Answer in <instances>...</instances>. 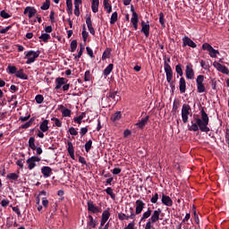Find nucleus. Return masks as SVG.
Wrapping results in <instances>:
<instances>
[{
  "mask_svg": "<svg viewBox=\"0 0 229 229\" xmlns=\"http://www.w3.org/2000/svg\"><path fill=\"white\" fill-rule=\"evenodd\" d=\"M67 146H68V148H67L68 153H69L71 158L72 160H74V146L72 145V142L68 141Z\"/></svg>",
  "mask_w": 229,
  "mask_h": 229,
  "instance_id": "25",
  "label": "nucleus"
},
{
  "mask_svg": "<svg viewBox=\"0 0 229 229\" xmlns=\"http://www.w3.org/2000/svg\"><path fill=\"white\" fill-rule=\"evenodd\" d=\"M150 201L154 204L157 203L158 201V193L156 192L150 199Z\"/></svg>",
  "mask_w": 229,
  "mask_h": 229,
  "instance_id": "59",
  "label": "nucleus"
},
{
  "mask_svg": "<svg viewBox=\"0 0 229 229\" xmlns=\"http://www.w3.org/2000/svg\"><path fill=\"white\" fill-rule=\"evenodd\" d=\"M108 219H110V211L105 210L102 213V218H101V222H100V226H104V225L106 224V221H108Z\"/></svg>",
  "mask_w": 229,
  "mask_h": 229,
  "instance_id": "20",
  "label": "nucleus"
},
{
  "mask_svg": "<svg viewBox=\"0 0 229 229\" xmlns=\"http://www.w3.org/2000/svg\"><path fill=\"white\" fill-rule=\"evenodd\" d=\"M161 201L163 205H165V207H173V199L165 194L162 195Z\"/></svg>",
  "mask_w": 229,
  "mask_h": 229,
  "instance_id": "17",
  "label": "nucleus"
},
{
  "mask_svg": "<svg viewBox=\"0 0 229 229\" xmlns=\"http://www.w3.org/2000/svg\"><path fill=\"white\" fill-rule=\"evenodd\" d=\"M29 147L30 148V149H32L33 151H35V149H37V147L35 146V138L30 137L29 139Z\"/></svg>",
  "mask_w": 229,
  "mask_h": 229,
  "instance_id": "35",
  "label": "nucleus"
},
{
  "mask_svg": "<svg viewBox=\"0 0 229 229\" xmlns=\"http://www.w3.org/2000/svg\"><path fill=\"white\" fill-rule=\"evenodd\" d=\"M39 130L45 132L49 130V121L44 120L39 125Z\"/></svg>",
  "mask_w": 229,
  "mask_h": 229,
  "instance_id": "26",
  "label": "nucleus"
},
{
  "mask_svg": "<svg viewBox=\"0 0 229 229\" xmlns=\"http://www.w3.org/2000/svg\"><path fill=\"white\" fill-rule=\"evenodd\" d=\"M108 98H111V99H114V101L119 99V97H117V92H109Z\"/></svg>",
  "mask_w": 229,
  "mask_h": 229,
  "instance_id": "48",
  "label": "nucleus"
},
{
  "mask_svg": "<svg viewBox=\"0 0 229 229\" xmlns=\"http://www.w3.org/2000/svg\"><path fill=\"white\" fill-rule=\"evenodd\" d=\"M58 110L61 111L63 117H71V109L64 107V105H59Z\"/></svg>",
  "mask_w": 229,
  "mask_h": 229,
  "instance_id": "15",
  "label": "nucleus"
},
{
  "mask_svg": "<svg viewBox=\"0 0 229 229\" xmlns=\"http://www.w3.org/2000/svg\"><path fill=\"white\" fill-rule=\"evenodd\" d=\"M160 214H162V209L157 208V209L154 210L151 213L150 218L148 220L154 224L158 223V221H160Z\"/></svg>",
  "mask_w": 229,
  "mask_h": 229,
  "instance_id": "9",
  "label": "nucleus"
},
{
  "mask_svg": "<svg viewBox=\"0 0 229 229\" xmlns=\"http://www.w3.org/2000/svg\"><path fill=\"white\" fill-rule=\"evenodd\" d=\"M41 174H43L44 178H49L53 174V169L49 166H43L41 168Z\"/></svg>",
  "mask_w": 229,
  "mask_h": 229,
  "instance_id": "19",
  "label": "nucleus"
},
{
  "mask_svg": "<svg viewBox=\"0 0 229 229\" xmlns=\"http://www.w3.org/2000/svg\"><path fill=\"white\" fill-rule=\"evenodd\" d=\"M86 24L88 26V30L91 35H96V30H94V27H92V20L90 16H88L86 18Z\"/></svg>",
  "mask_w": 229,
  "mask_h": 229,
  "instance_id": "21",
  "label": "nucleus"
},
{
  "mask_svg": "<svg viewBox=\"0 0 229 229\" xmlns=\"http://www.w3.org/2000/svg\"><path fill=\"white\" fill-rule=\"evenodd\" d=\"M164 69H165L167 83H169L172 89H174V84L173 82V68H171V65H168L167 64H165V66Z\"/></svg>",
  "mask_w": 229,
  "mask_h": 229,
  "instance_id": "5",
  "label": "nucleus"
},
{
  "mask_svg": "<svg viewBox=\"0 0 229 229\" xmlns=\"http://www.w3.org/2000/svg\"><path fill=\"white\" fill-rule=\"evenodd\" d=\"M25 56L27 58L26 64L27 65H30V64H33L38 56H40V51H33L30 50L29 52L25 53Z\"/></svg>",
  "mask_w": 229,
  "mask_h": 229,
  "instance_id": "3",
  "label": "nucleus"
},
{
  "mask_svg": "<svg viewBox=\"0 0 229 229\" xmlns=\"http://www.w3.org/2000/svg\"><path fill=\"white\" fill-rule=\"evenodd\" d=\"M30 126H31V121H29V122L25 123L24 124H22L21 126V128H22V130H28V128H30Z\"/></svg>",
  "mask_w": 229,
  "mask_h": 229,
  "instance_id": "61",
  "label": "nucleus"
},
{
  "mask_svg": "<svg viewBox=\"0 0 229 229\" xmlns=\"http://www.w3.org/2000/svg\"><path fill=\"white\" fill-rule=\"evenodd\" d=\"M153 225H155L154 222H152L151 220H148V222L145 225V229H151V228H153Z\"/></svg>",
  "mask_w": 229,
  "mask_h": 229,
  "instance_id": "54",
  "label": "nucleus"
},
{
  "mask_svg": "<svg viewBox=\"0 0 229 229\" xmlns=\"http://www.w3.org/2000/svg\"><path fill=\"white\" fill-rule=\"evenodd\" d=\"M191 114V106L189 104H183L182 107V120L184 124L189 123V115Z\"/></svg>",
  "mask_w": 229,
  "mask_h": 229,
  "instance_id": "4",
  "label": "nucleus"
},
{
  "mask_svg": "<svg viewBox=\"0 0 229 229\" xmlns=\"http://www.w3.org/2000/svg\"><path fill=\"white\" fill-rule=\"evenodd\" d=\"M117 18H118L117 12L113 13L112 15H111V19H110V24L116 23L117 22Z\"/></svg>",
  "mask_w": 229,
  "mask_h": 229,
  "instance_id": "37",
  "label": "nucleus"
},
{
  "mask_svg": "<svg viewBox=\"0 0 229 229\" xmlns=\"http://www.w3.org/2000/svg\"><path fill=\"white\" fill-rule=\"evenodd\" d=\"M7 72H8V74H16L17 67L13 66V65H8Z\"/></svg>",
  "mask_w": 229,
  "mask_h": 229,
  "instance_id": "36",
  "label": "nucleus"
},
{
  "mask_svg": "<svg viewBox=\"0 0 229 229\" xmlns=\"http://www.w3.org/2000/svg\"><path fill=\"white\" fill-rule=\"evenodd\" d=\"M91 9L93 13H98L99 11V0H92Z\"/></svg>",
  "mask_w": 229,
  "mask_h": 229,
  "instance_id": "27",
  "label": "nucleus"
},
{
  "mask_svg": "<svg viewBox=\"0 0 229 229\" xmlns=\"http://www.w3.org/2000/svg\"><path fill=\"white\" fill-rule=\"evenodd\" d=\"M72 53H74L76 51V48L78 47V41L72 40L70 45Z\"/></svg>",
  "mask_w": 229,
  "mask_h": 229,
  "instance_id": "38",
  "label": "nucleus"
},
{
  "mask_svg": "<svg viewBox=\"0 0 229 229\" xmlns=\"http://www.w3.org/2000/svg\"><path fill=\"white\" fill-rule=\"evenodd\" d=\"M213 66L215 67V69H216V71H218L219 72H222V74H229L228 68L221 64L220 63H217V61H215L213 63Z\"/></svg>",
  "mask_w": 229,
  "mask_h": 229,
  "instance_id": "10",
  "label": "nucleus"
},
{
  "mask_svg": "<svg viewBox=\"0 0 229 229\" xmlns=\"http://www.w3.org/2000/svg\"><path fill=\"white\" fill-rule=\"evenodd\" d=\"M148 121H149V115H147L145 118H141V121L137 123L136 126H138V128H140V130H142V128H144V126L148 124Z\"/></svg>",
  "mask_w": 229,
  "mask_h": 229,
  "instance_id": "23",
  "label": "nucleus"
},
{
  "mask_svg": "<svg viewBox=\"0 0 229 229\" xmlns=\"http://www.w3.org/2000/svg\"><path fill=\"white\" fill-rule=\"evenodd\" d=\"M9 205H10V200H8V199H3L1 201V206L2 207H8Z\"/></svg>",
  "mask_w": 229,
  "mask_h": 229,
  "instance_id": "63",
  "label": "nucleus"
},
{
  "mask_svg": "<svg viewBox=\"0 0 229 229\" xmlns=\"http://www.w3.org/2000/svg\"><path fill=\"white\" fill-rule=\"evenodd\" d=\"M88 210L92 212V214H98V212H99V208L94 205L93 201H88Z\"/></svg>",
  "mask_w": 229,
  "mask_h": 229,
  "instance_id": "22",
  "label": "nucleus"
},
{
  "mask_svg": "<svg viewBox=\"0 0 229 229\" xmlns=\"http://www.w3.org/2000/svg\"><path fill=\"white\" fill-rule=\"evenodd\" d=\"M39 38H40V40H43V42H47V40H49V38H51V36L47 33H43V34H41Z\"/></svg>",
  "mask_w": 229,
  "mask_h": 229,
  "instance_id": "39",
  "label": "nucleus"
},
{
  "mask_svg": "<svg viewBox=\"0 0 229 229\" xmlns=\"http://www.w3.org/2000/svg\"><path fill=\"white\" fill-rule=\"evenodd\" d=\"M185 72L187 80H194V69L191 64L186 66Z\"/></svg>",
  "mask_w": 229,
  "mask_h": 229,
  "instance_id": "14",
  "label": "nucleus"
},
{
  "mask_svg": "<svg viewBox=\"0 0 229 229\" xmlns=\"http://www.w3.org/2000/svg\"><path fill=\"white\" fill-rule=\"evenodd\" d=\"M42 205L45 208H47V207H49V200H47V198L42 199Z\"/></svg>",
  "mask_w": 229,
  "mask_h": 229,
  "instance_id": "58",
  "label": "nucleus"
},
{
  "mask_svg": "<svg viewBox=\"0 0 229 229\" xmlns=\"http://www.w3.org/2000/svg\"><path fill=\"white\" fill-rule=\"evenodd\" d=\"M83 113L80 115V116H77V117H74L73 118V121L74 123H77V124H81V121H83Z\"/></svg>",
  "mask_w": 229,
  "mask_h": 229,
  "instance_id": "47",
  "label": "nucleus"
},
{
  "mask_svg": "<svg viewBox=\"0 0 229 229\" xmlns=\"http://www.w3.org/2000/svg\"><path fill=\"white\" fill-rule=\"evenodd\" d=\"M91 148H92V140H89V141H87L85 143V150H86V152L89 153V151H90Z\"/></svg>",
  "mask_w": 229,
  "mask_h": 229,
  "instance_id": "44",
  "label": "nucleus"
},
{
  "mask_svg": "<svg viewBox=\"0 0 229 229\" xmlns=\"http://www.w3.org/2000/svg\"><path fill=\"white\" fill-rule=\"evenodd\" d=\"M16 78H20V80H28V75L24 73V70L20 69L15 73Z\"/></svg>",
  "mask_w": 229,
  "mask_h": 229,
  "instance_id": "28",
  "label": "nucleus"
},
{
  "mask_svg": "<svg viewBox=\"0 0 229 229\" xmlns=\"http://www.w3.org/2000/svg\"><path fill=\"white\" fill-rule=\"evenodd\" d=\"M92 76L90 75V71H86L84 74V81H90Z\"/></svg>",
  "mask_w": 229,
  "mask_h": 229,
  "instance_id": "45",
  "label": "nucleus"
},
{
  "mask_svg": "<svg viewBox=\"0 0 229 229\" xmlns=\"http://www.w3.org/2000/svg\"><path fill=\"white\" fill-rule=\"evenodd\" d=\"M104 8L107 10V13H112V5L109 3V0H104Z\"/></svg>",
  "mask_w": 229,
  "mask_h": 229,
  "instance_id": "34",
  "label": "nucleus"
},
{
  "mask_svg": "<svg viewBox=\"0 0 229 229\" xmlns=\"http://www.w3.org/2000/svg\"><path fill=\"white\" fill-rule=\"evenodd\" d=\"M74 15L80 17V5H74Z\"/></svg>",
  "mask_w": 229,
  "mask_h": 229,
  "instance_id": "62",
  "label": "nucleus"
},
{
  "mask_svg": "<svg viewBox=\"0 0 229 229\" xmlns=\"http://www.w3.org/2000/svg\"><path fill=\"white\" fill-rule=\"evenodd\" d=\"M122 117L121 111H117L114 114L111 115V121L113 123H115L116 121H119Z\"/></svg>",
  "mask_w": 229,
  "mask_h": 229,
  "instance_id": "31",
  "label": "nucleus"
},
{
  "mask_svg": "<svg viewBox=\"0 0 229 229\" xmlns=\"http://www.w3.org/2000/svg\"><path fill=\"white\" fill-rule=\"evenodd\" d=\"M50 3L48 0H47L42 5L41 10H49Z\"/></svg>",
  "mask_w": 229,
  "mask_h": 229,
  "instance_id": "49",
  "label": "nucleus"
},
{
  "mask_svg": "<svg viewBox=\"0 0 229 229\" xmlns=\"http://www.w3.org/2000/svg\"><path fill=\"white\" fill-rule=\"evenodd\" d=\"M186 46H188L189 47H192L193 49H195V47H198V45H196L194 41H192V39H191V38L187 36L182 38V47H186Z\"/></svg>",
  "mask_w": 229,
  "mask_h": 229,
  "instance_id": "11",
  "label": "nucleus"
},
{
  "mask_svg": "<svg viewBox=\"0 0 229 229\" xmlns=\"http://www.w3.org/2000/svg\"><path fill=\"white\" fill-rule=\"evenodd\" d=\"M136 208L135 211L133 208H129L128 210H125V213H119L118 214V219L119 221H129V219H135L136 216H139V214H142V210H144V207H146V203L144 201L138 199L135 202Z\"/></svg>",
  "mask_w": 229,
  "mask_h": 229,
  "instance_id": "2",
  "label": "nucleus"
},
{
  "mask_svg": "<svg viewBox=\"0 0 229 229\" xmlns=\"http://www.w3.org/2000/svg\"><path fill=\"white\" fill-rule=\"evenodd\" d=\"M201 118H195V123L191 122V125L189 127L190 131H204L205 133H208L210 131V128H208V114L205 112V109L200 110Z\"/></svg>",
  "mask_w": 229,
  "mask_h": 229,
  "instance_id": "1",
  "label": "nucleus"
},
{
  "mask_svg": "<svg viewBox=\"0 0 229 229\" xmlns=\"http://www.w3.org/2000/svg\"><path fill=\"white\" fill-rule=\"evenodd\" d=\"M0 15H1V17H3V19H10L9 13H6V11H4V10L0 12Z\"/></svg>",
  "mask_w": 229,
  "mask_h": 229,
  "instance_id": "55",
  "label": "nucleus"
},
{
  "mask_svg": "<svg viewBox=\"0 0 229 229\" xmlns=\"http://www.w3.org/2000/svg\"><path fill=\"white\" fill-rule=\"evenodd\" d=\"M82 38L84 42H87V38H89V32L85 30V27L82 30Z\"/></svg>",
  "mask_w": 229,
  "mask_h": 229,
  "instance_id": "53",
  "label": "nucleus"
},
{
  "mask_svg": "<svg viewBox=\"0 0 229 229\" xmlns=\"http://www.w3.org/2000/svg\"><path fill=\"white\" fill-rule=\"evenodd\" d=\"M159 22L161 26L165 24V20L164 19V13H159Z\"/></svg>",
  "mask_w": 229,
  "mask_h": 229,
  "instance_id": "52",
  "label": "nucleus"
},
{
  "mask_svg": "<svg viewBox=\"0 0 229 229\" xmlns=\"http://www.w3.org/2000/svg\"><path fill=\"white\" fill-rule=\"evenodd\" d=\"M8 180H18L19 179V174L15 173H11L7 174Z\"/></svg>",
  "mask_w": 229,
  "mask_h": 229,
  "instance_id": "42",
  "label": "nucleus"
},
{
  "mask_svg": "<svg viewBox=\"0 0 229 229\" xmlns=\"http://www.w3.org/2000/svg\"><path fill=\"white\" fill-rule=\"evenodd\" d=\"M36 99V103H38V105H42V103H44V96L42 95H37L35 97Z\"/></svg>",
  "mask_w": 229,
  "mask_h": 229,
  "instance_id": "41",
  "label": "nucleus"
},
{
  "mask_svg": "<svg viewBox=\"0 0 229 229\" xmlns=\"http://www.w3.org/2000/svg\"><path fill=\"white\" fill-rule=\"evenodd\" d=\"M203 81H205V76L198 75L197 79H196V83H197V90H198L199 94H203V92H205L207 90Z\"/></svg>",
  "mask_w": 229,
  "mask_h": 229,
  "instance_id": "7",
  "label": "nucleus"
},
{
  "mask_svg": "<svg viewBox=\"0 0 229 229\" xmlns=\"http://www.w3.org/2000/svg\"><path fill=\"white\" fill-rule=\"evenodd\" d=\"M186 89H187V82L185 81V78L182 77L179 81V90L181 94H185Z\"/></svg>",
  "mask_w": 229,
  "mask_h": 229,
  "instance_id": "18",
  "label": "nucleus"
},
{
  "mask_svg": "<svg viewBox=\"0 0 229 229\" xmlns=\"http://www.w3.org/2000/svg\"><path fill=\"white\" fill-rule=\"evenodd\" d=\"M86 51H87L89 56H90V58H94V51H92V48L87 47Z\"/></svg>",
  "mask_w": 229,
  "mask_h": 229,
  "instance_id": "57",
  "label": "nucleus"
},
{
  "mask_svg": "<svg viewBox=\"0 0 229 229\" xmlns=\"http://www.w3.org/2000/svg\"><path fill=\"white\" fill-rule=\"evenodd\" d=\"M67 79L64 78V77H58L55 79V90H60V89H62V87H64L65 85V83H67Z\"/></svg>",
  "mask_w": 229,
  "mask_h": 229,
  "instance_id": "13",
  "label": "nucleus"
},
{
  "mask_svg": "<svg viewBox=\"0 0 229 229\" xmlns=\"http://www.w3.org/2000/svg\"><path fill=\"white\" fill-rule=\"evenodd\" d=\"M89 221L87 222V225L89 226V228H94L95 226H97V223L94 220V217L92 216V215H89L88 216Z\"/></svg>",
  "mask_w": 229,
  "mask_h": 229,
  "instance_id": "29",
  "label": "nucleus"
},
{
  "mask_svg": "<svg viewBox=\"0 0 229 229\" xmlns=\"http://www.w3.org/2000/svg\"><path fill=\"white\" fill-rule=\"evenodd\" d=\"M69 133H70V135L76 136V135H78V131H76V128L71 127L69 129Z\"/></svg>",
  "mask_w": 229,
  "mask_h": 229,
  "instance_id": "56",
  "label": "nucleus"
},
{
  "mask_svg": "<svg viewBox=\"0 0 229 229\" xmlns=\"http://www.w3.org/2000/svg\"><path fill=\"white\" fill-rule=\"evenodd\" d=\"M105 192H106V194H108L110 198H112L113 199H115V193H114V189H112L111 187H107L105 190Z\"/></svg>",
  "mask_w": 229,
  "mask_h": 229,
  "instance_id": "33",
  "label": "nucleus"
},
{
  "mask_svg": "<svg viewBox=\"0 0 229 229\" xmlns=\"http://www.w3.org/2000/svg\"><path fill=\"white\" fill-rule=\"evenodd\" d=\"M40 157L37 156H33L31 157H29L26 160V164L28 165V169L30 171H32V169H35L37 167V162H40Z\"/></svg>",
  "mask_w": 229,
  "mask_h": 229,
  "instance_id": "8",
  "label": "nucleus"
},
{
  "mask_svg": "<svg viewBox=\"0 0 229 229\" xmlns=\"http://www.w3.org/2000/svg\"><path fill=\"white\" fill-rule=\"evenodd\" d=\"M51 121H54L55 126H57V128H62V122L60 121V119L56 118V117H53L51 119Z\"/></svg>",
  "mask_w": 229,
  "mask_h": 229,
  "instance_id": "46",
  "label": "nucleus"
},
{
  "mask_svg": "<svg viewBox=\"0 0 229 229\" xmlns=\"http://www.w3.org/2000/svg\"><path fill=\"white\" fill-rule=\"evenodd\" d=\"M202 49L203 51H208L211 58H217V55H219V50L214 49V47L208 43H204L202 45Z\"/></svg>",
  "mask_w": 229,
  "mask_h": 229,
  "instance_id": "6",
  "label": "nucleus"
},
{
  "mask_svg": "<svg viewBox=\"0 0 229 229\" xmlns=\"http://www.w3.org/2000/svg\"><path fill=\"white\" fill-rule=\"evenodd\" d=\"M114 71V64H110L103 71L104 76L106 78L108 75H110V72Z\"/></svg>",
  "mask_w": 229,
  "mask_h": 229,
  "instance_id": "30",
  "label": "nucleus"
},
{
  "mask_svg": "<svg viewBox=\"0 0 229 229\" xmlns=\"http://www.w3.org/2000/svg\"><path fill=\"white\" fill-rule=\"evenodd\" d=\"M113 174H121V168L116 167L112 170Z\"/></svg>",
  "mask_w": 229,
  "mask_h": 229,
  "instance_id": "64",
  "label": "nucleus"
},
{
  "mask_svg": "<svg viewBox=\"0 0 229 229\" xmlns=\"http://www.w3.org/2000/svg\"><path fill=\"white\" fill-rule=\"evenodd\" d=\"M68 13H72V0H66Z\"/></svg>",
  "mask_w": 229,
  "mask_h": 229,
  "instance_id": "40",
  "label": "nucleus"
},
{
  "mask_svg": "<svg viewBox=\"0 0 229 229\" xmlns=\"http://www.w3.org/2000/svg\"><path fill=\"white\" fill-rule=\"evenodd\" d=\"M24 15H28L29 19H32L37 14V9L35 7L27 6L23 12Z\"/></svg>",
  "mask_w": 229,
  "mask_h": 229,
  "instance_id": "12",
  "label": "nucleus"
},
{
  "mask_svg": "<svg viewBox=\"0 0 229 229\" xmlns=\"http://www.w3.org/2000/svg\"><path fill=\"white\" fill-rule=\"evenodd\" d=\"M16 165L21 169H24V159H19L16 161Z\"/></svg>",
  "mask_w": 229,
  "mask_h": 229,
  "instance_id": "50",
  "label": "nucleus"
},
{
  "mask_svg": "<svg viewBox=\"0 0 229 229\" xmlns=\"http://www.w3.org/2000/svg\"><path fill=\"white\" fill-rule=\"evenodd\" d=\"M151 214H153V211L151 210V208H148V210L142 214V216L140 220V223H142V221H146V219H149V217H151Z\"/></svg>",
  "mask_w": 229,
  "mask_h": 229,
  "instance_id": "24",
  "label": "nucleus"
},
{
  "mask_svg": "<svg viewBox=\"0 0 229 229\" xmlns=\"http://www.w3.org/2000/svg\"><path fill=\"white\" fill-rule=\"evenodd\" d=\"M175 72L179 76H183V70L182 69V65L179 64L175 66Z\"/></svg>",
  "mask_w": 229,
  "mask_h": 229,
  "instance_id": "43",
  "label": "nucleus"
},
{
  "mask_svg": "<svg viewBox=\"0 0 229 229\" xmlns=\"http://www.w3.org/2000/svg\"><path fill=\"white\" fill-rule=\"evenodd\" d=\"M131 24H139V14H137V12H133V14L131 18Z\"/></svg>",
  "mask_w": 229,
  "mask_h": 229,
  "instance_id": "32",
  "label": "nucleus"
},
{
  "mask_svg": "<svg viewBox=\"0 0 229 229\" xmlns=\"http://www.w3.org/2000/svg\"><path fill=\"white\" fill-rule=\"evenodd\" d=\"M89 131V129L87 127L81 128V136L83 137L84 135H87V132Z\"/></svg>",
  "mask_w": 229,
  "mask_h": 229,
  "instance_id": "60",
  "label": "nucleus"
},
{
  "mask_svg": "<svg viewBox=\"0 0 229 229\" xmlns=\"http://www.w3.org/2000/svg\"><path fill=\"white\" fill-rule=\"evenodd\" d=\"M141 33H144L145 37H149V21H141Z\"/></svg>",
  "mask_w": 229,
  "mask_h": 229,
  "instance_id": "16",
  "label": "nucleus"
},
{
  "mask_svg": "<svg viewBox=\"0 0 229 229\" xmlns=\"http://www.w3.org/2000/svg\"><path fill=\"white\" fill-rule=\"evenodd\" d=\"M132 222H130L124 229H135V219H132Z\"/></svg>",
  "mask_w": 229,
  "mask_h": 229,
  "instance_id": "51",
  "label": "nucleus"
}]
</instances>
